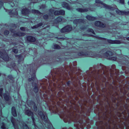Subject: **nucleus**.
I'll use <instances>...</instances> for the list:
<instances>
[{
    "mask_svg": "<svg viewBox=\"0 0 129 129\" xmlns=\"http://www.w3.org/2000/svg\"><path fill=\"white\" fill-rule=\"evenodd\" d=\"M32 80V79L31 78H29V79H28V80L29 81H30L31 80Z\"/></svg>",
    "mask_w": 129,
    "mask_h": 129,
    "instance_id": "38",
    "label": "nucleus"
},
{
    "mask_svg": "<svg viewBox=\"0 0 129 129\" xmlns=\"http://www.w3.org/2000/svg\"><path fill=\"white\" fill-rule=\"evenodd\" d=\"M95 2L97 3H99L101 5V7H103L106 8L110 9L112 10H114L113 8L110 6H108L107 5L103 3L102 2L99 0H96Z\"/></svg>",
    "mask_w": 129,
    "mask_h": 129,
    "instance_id": "1",
    "label": "nucleus"
},
{
    "mask_svg": "<svg viewBox=\"0 0 129 129\" xmlns=\"http://www.w3.org/2000/svg\"><path fill=\"white\" fill-rule=\"evenodd\" d=\"M88 31L91 32L92 33L94 34V31L93 30L91 29H88Z\"/></svg>",
    "mask_w": 129,
    "mask_h": 129,
    "instance_id": "27",
    "label": "nucleus"
},
{
    "mask_svg": "<svg viewBox=\"0 0 129 129\" xmlns=\"http://www.w3.org/2000/svg\"><path fill=\"white\" fill-rule=\"evenodd\" d=\"M65 28H66V31H67V32L71 30L72 29V28L71 26H65Z\"/></svg>",
    "mask_w": 129,
    "mask_h": 129,
    "instance_id": "12",
    "label": "nucleus"
},
{
    "mask_svg": "<svg viewBox=\"0 0 129 129\" xmlns=\"http://www.w3.org/2000/svg\"><path fill=\"white\" fill-rule=\"evenodd\" d=\"M54 48L56 49H59L60 48L59 46L57 45H55L54 46Z\"/></svg>",
    "mask_w": 129,
    "mask_h": 129,
    "instance_id": "23",
    "label": "nucleus"
},
{
    "mask_svg": "<svg viewBox=\"0 0 129 129\" xmlns=\"http://www.w3.org/2000/svg\"><path fill=\"white\" fill-rule=\"evenodd\" d=\"M82 22L83 20L81 19H76L74 20V23H80L81 22Z\"/></svg>",
    "mask_w": 129,
    "mask_h": 129,
    "instance_id": "14",
    "label": "nucleus"
},
{
    "mask_svg": "<svg viewBox=\"0 0 129 129\" xmlns=\"http://www.w3.org/2000/svg\"><path fill=\"white\" fill-rule=\"evenodd\" d=\"M77 10L79 12H87L88 10L87 9H82L78 8L77 9Z\"/></svg>",
    "mask_w": 129,
    "mask_h": 129,
    "instance_id": "13",
    "label": "nucleus"
},
{
    "mask_svg": "<svg viewBox=\"0 0 129 129\" xmlns=\"http://www.w3.org/2000/svg\"><path fill=\"white\" fill-rule=\"evenodd\" d=\"M116 12L119 15H129V11L128 12H126L125 11H121L118 10H116Z\"/></svg>",
    "mask_w": 129,
    "mask_h": 129,
    "instance_id": "3",
    "label": "nucleus"
},
{
    "mask_svg": "<svg viewBox=\"0 0 129 129\" xmlns=\"http://www.w3.org/2000/svg\"><path fill=\"white\" fill-rule=\"evenodd\" d=\"M32 119L33 120V121H34V119L33 118H32Z\"/></svg>",
    "mask_w": 129,
    "mask_h": 129,
    "instance_id": "40",
    "label": "nucleus"
},
{
    "mask_svg": "<svg viewBox=\"0 0 129 129\" xmlns=\"http://www.w3.org/2000/svg\"><path fill=\"white\" fill-rule=\"evenodd\" d=\"M39 114L40 115L41 118L42 119H43L45 117V116L43 114V113L42 112H39Z\"/></svg>",
    "mask_w": 129,
    "mask_h": 129,
    "instance_id": "17",
    "label": "nucleus"
},
{
    "mask_svg": "<svg viewBox=\"0 0 129 129\" xmlns=\"http://www.w3.org/2000/svg\"><path fill=\"white\" fill-rule=\"evenodd\" d=\"M86 18L88 20L90 21H93L96 19V18L93 17H91L88 15L86 17Z\"/></svg>",
    "mask_w": 129,
    "mask_h": 129,
    "instance_id": "11",
    "label": "nucleus"
},
{
    "mask_svg": "<svg viewBox=\"0 0 129 129\" xmlns=\"http://www.w3.org/2000/svg\"><path fill=\"white\" fill-rule=\"evenodd\" d=\"M34 108L35 110H36L37 109V107L36 106H34Z\"/></svg>",
    "mask_w": 129,
    "mask_h": 129,
    "instance_id": "35",
    "label": "nucleus"
},
{
    "mask_svg": "<svg viewBox=\"0 0 129 129\" xmlns=\"http://www.w3.org/2000/svg\"><path fill=\"white\" fill-rule=\"evenodd\" d=\"M44 19H47L48 18V16L47 15H46L44 16Z\"/></svg>",
    "mask_w": 129,
    "mask_h": 129,
    "instance_id": "30",
    "label": "nucleus"
},
{
    "mask_svg": "<svg viewBox=\"0 0 129 129\" xmlns=\"http://www.w3.org/2000/svg\"><path fill=\"white\" fill-rule=\"evenodd\" d=\"M54 14L55 15H63L65 14V11L63 10L55 11L54 12Z\"/></svg>",
    "mask_w": 129,
    "mask_h": 129,
    "instance_id": "2",
    "label": "nucleus"
},
{
    "mask_svg": "<svg viewBox=\"0 0 129 129\" xmlns=\"http://www.w3.org/2000/svg\"><path fill=\"white\" fill-rule=\"evenodd\" d=\"M62 5L63 7L66 8L68 10H70L71 9L68 6V4L65 2H63L62 4Z\"/></svg>",
    "mask_w": 129,
    "mask_h": 129,
    "instance_id": "7",
    "label": "nucleus"
},
{
    "mask_svg": "<svg viewBox=\"0 0 129 129\" xmlns=\"http://www.w3.org/2000/svg\"><path fill=\"white\" fill-rule=\"evenodd\" d=\"M107 53H108V54H112V53L111 52H110V51H109V52H108Z\"/></svg>",
    "mask_w": 129,
    "mask_h": 129,
    "instance_id": "34",
    "label": "nucleus"
},
{
    "mask_svg": "<svg viewBox=\"0 0 129 129\" xmlns=\"http://www.w3.org/2000/svg\"><path fill=\"white\" fill-rule=\"evenodd\" d=\"M22 13L23 14L26 15L29 13V11L27 9H26L22 10Z\"/></svg>",
    "mask_w": 129,
    "mask_h": 129,
    "instance_id": "10",
    "label": "nucleus"
},
{
    "mask_svg": "<svg viewBox=\"0 0 129 129\" xmlns=\"http://www.w3.org/2000/svg\"><path fill=\"white\" fill-rule=\"evenodd\" d=\"M4 97L5 99L7 101H8L9 100V97L7 95H6V94H4Z\"/></svg>",
    "mask_w": 129,
    "mask_h": 129,
    "instance_id": "21",
    "label": "nucleus"
},
{
    "mask_svg": "<svg viewBox=\"0 0 129 129\" xmlns=\"http://www.w3.org/2000/svg\"><path fill=\"white\" fill-rule=\"evenodd\" d=\"M31 12L32 13H36L37 14H41L40 12L38 10H33L31 11Z\"/></svg>",
    "mask_w": 129,
    "mask_h": 129,
    "instance_id": "18",
    "label": "nucleus"
},
{
    "mask_svg": "<svg viewBox=\"0 0 129 129\" xmlns=\"http://www.w3.org/2000/svg\"><path fill=\"white\" fill-rule=\"evenodd\" d=\"M54 10H50V11L51 12H54Z\"/></svg>",
    "mask_w": 129,
    "mask_h": 129,
    "instance_id": "36",
    "label": "nucleus"
},
{
    "mask_svg": "<svg viewBox=\"0 0 129 129\" xmlns=\"http://www.w3.org/2000/svg\"><path fill=\"white\" fill-rule=\"evenodd\" d=\"M23 128L24 129H29L28 127L26 125H25V126H24Z\"/></svg>",
    "mask_w": 129,
    "mask_h": 129,
    "instance_id": "29",
    "label": "nucleus"
},
{
    "mask_svg": "<svg viewBox=\"0 0 129 129\" xmlns=\"http://www.w3.org/2000/svg\"><path fill=\"white\" fill-rule=\"evenodd\" d=\"M62 19L60 17H58L57 19V20L58 22H60L62 21Z\"/></svg>",
    "mask_w": 129,
    "mask_h": 129,
    "instance_id": "20",
    "label": "nucleus"
},
{
    "mask_svg": "<svg viewBox=\"0 0 129 129\" xmlns=\"http://www.w3.org/2000/svg\"><path fill=\"white\" fill-rule=\"evenodd\" d=\"M95 25L97 26L101 27H104L105 25L103 23H101V22L97 21L95 22Z\"/></svg>",
    "mask_w": 129,
    "mask_h": 129,
    "instance_id": "5",
    "label": "nucleus"
},
{
    "mask_svg": "<svg viewBox=\"0 0 129 129\" xmlns=\"http://www.w3.org/2000/svg\"><path fill=\"white\" fill-rule=\"evenodd\" d=\"M12 114L14 116H16L17 115L15 108L14 107H13L12 108Z\"/></svg>",
    "mask_w": 129,
    "mask_h": 129,
    "instance_id": "9",
    "label": "nucleus"
},
{
    "mask_svg": "<svg viewBox=\"0 0 129 129\" xmlns=\"http://www.w3.org/2000/svg\"><path fill=\"white\" fill-rule=\"evenodd\" d=\"M13 118H12L11 119V122H12V123H13V125L14 126V127L15 128V129H16V126H15V125H14V122L13 121Z\"/></svg>",
    "mask_w": 129,
    "mask_h": 129,
    "instance_id": "24",
    "label": "nucleus"
},
{
    "mask_svg": "<svg viewBox=\"0 0 129 129\" xmlns=\"http://www.w3.org/2000/svg\"><path fill=\"white\" fill-rule=\"evenodd\" d=\"M128 5H129V1L128 2Z\"/></svg>",
    "mask_w": 129,
    "mask_h": 129,
    "instance_id": "41",
    "label": "nucleus"
},
{
    "mask_svg": "<svg viewBox=\"0 0 129 129\" xmlns=\"http://www.w3.org/2000/svg\"><path fill=\"white\" fill-rule=\"evenodd\" d=\"M42 23H40L37 25L34 26L32 28H35L41 26L42 25Z\"/></svg>",
    "mask_w": 129,
    "mask_h": 129,
    "instance_id": "16",
    "label": "nucleus"
},
{
    "mask_svg": "<svg viewBox=\"0 0 129 129\" xmlns=\"http://www.w3.org/2000/svg\"><path fill=\"white\" fill-rule=\"evenodd\" d=\"M3 53L0 52V57H1L4 60L7 61L8 60L9 57L6 54H3L4 56H3Z\"/></svg>",
    "mask_w": 129,
    "mask_h": 129,
    "instance_id": "4",
    "label": "nucleus"
},
{
    "mask_svg": "<svg viewBox=\"0 0 129 129\" xmlns=\"http://www.w3.org/2000/svg\"><path fill=\"white\" fill-rule=\"evenodd\" d=\"M27 39L30 42H34L36 40V39L34 37L30 36L27 37Z\"/></svg>",
    "mask_w": 129,
    "mask_h": 129,
    "instance_id": "8",
    "label": "nucleus"
},
{
    "mask_svg": "<svg viewBox=\"0 0 129 129\" xmlns=\"http://www.w3.org/2000/svg\"><path fill=\"white\" fill-rule=\"evenodd\" d=\"M87 128H88V129H89V128H88L87 127Z\"/></svg>",
    "mask_w": 129,
    "mask_h": 129,
    "instance_id": "42",
    "label": "nucleus"
},
{
    "mask_svg": "<svg viewBox=\"0 0 129 129\" xmlns=\"http://www.w3.org/2000/svg\"><path fill=\"white\" fill-rule=\"evenodd\" d=\"M127 39L128 40H129V37L128 38H127Z\"/></svg>",
    "mask_w": 129,
    "mask_h": 129,
    "instance_id": "39",
    "label": "nucleus"
},
{
    "mask_svg": "<svg viewBox=\"0 0 129 129\" xmlns=\"http://www.w3.org/2000/svg\"><path fill=\"white\" fill-rule=\"evenodd\" d=\"M90 56V57H92V56Z\"/></svg>",
    "mask_w": 129,
    "mask_h": 129,
    "instance_id": "44",
    "label": "nucleus"
},
{
    "mask_svg": "<svg viewBox=\"0 0 129 129\" xmlns=\"http://www.w3.org/2000/svg\"><path fill=\"white\" fill-rule=\"evenodd\" d=\"M111 60H116V58H114V59H113L112 58H111Z\"/></svg>",
    "mask_w": 129,
    "mask_h": 129,
    "instance_id": "37",
    "label": "nucleus"
},
{
    "mask_svg": "<svg viewBox=\"0 0 129 129\" xmlns=\"http://www.w3.org/2000/svg\"><path fill=\"white\" fill-rule=\"evenodd\" d=\"M81 29H83V28H81Z\"/></svg>",
    "mask_w": 129,
    "mask_h": 129,
    "instance_id": "43",
    "label": "nucleus"
},
{
    "mask_svg": "<svg viewBox=\"0 0 129 129\" xmlns=\"http://www.w3.org/2000/svg\"><path fill=\"white\" fill-rule=\"evenodd\" d=\"M13 52L15 53H17L18 52V50L15 49H14L13 50Z\"/></svg>",
    "mask_w": 129,
    "mask_h": 129,
    "instance_id": "26",
    "label": "nucleus"
},
{
    "mask_svg": "<svg viewBox=\"0 0 129 129\" xmlns=\"http://www.w3.org/2000/svg\"><path fill=\"white\" fill-rule=\"evenodd\" d=\"M26 113L28 116L31 115L33 114V113L29 110H26Z\"/></svg>",
    "mask_w": 129,
    "mask_h": 129,
    "instance_id": "15",
    "label": "nucleus"
},
{
    "mask_svg": "<svg viewBox=\"0 0 129 129\" xmlns=\"http://www.w3.org/2000/svg\"><path fill=\"white\" fill-rule=\"evenodd\" d=\"M25 35V34L24 33H21V32H19L17 34V35L19 36H23Z\"/></svg>",
    "mask_w": 129,
    "mask_h": 129,
    "instance_id": "19",
    "label": "nucleus"
},
{
    "mask_svg": "<svg viewBox=\"0 0 129 129\" xmlns=\"http://www.w3.org/2000/svg\"><path fill=\"white\" fill-rule=\"evenodd\" d=\"M20 29L21 30H25V28L23 27H20Z\"/></svg>",
    "mask_w": 129,
    "mask_h": 129,
    "instance_id": "32",
    "label": "nucleus"
},
{
    "mask_svg": "<svg viewBox=\"0 0 129 129\" xmlns=\"http://www.w3.org/2000/svg\"><path fill=\"white\" fill-rule=\"evenodd\" d=\"M120 3L123 4L124 3V0H120Z\"/></svg>",
    "mask_w": 129,
    "mask_h": 129,
    "instance_id": "31",
    "label": "nucleus"
},
{
    "mask_svg": "<svg viewBox=\"0 0 129 129\" xmlns=\"http://www.w3.org/2000/svg\"><path fill=\"white\" fill-rule=\"evenodd\" d=\"M9 31H8V30H6L5 31L4 33V34L5 35H7L8 34H9Z\"/></svg>",
    "mask_w": 129,
    "mask_h": 129,
    "instance_id": "28",
    "label": "nucleus"
},
{
    "mask_svg": "<svg viewBox=\"0 0 129 129\" xmlns=\"http://www.w3.org/2000/svg\"><path fill=\"white\" fill-rule=\"evenodd\" d=\"M1 128L3 129H5V125L4 124H3V125L1 126Z\"/></svg>",
    "mask_w": 129,
    "mask_h": 129,
    "instance_id": "33",
    "label": "nucleus"
},
{
    "mask_svg": "<svg viewBox=\"0 0 129 129\" xmlns=\"http://www.w3.org/2000/svg\"><path fill=\"white\" fill-rule=\"evenodd\" d=\"M107 41L109 43L111 44H119L120 43V41L118 40L113 41L110 40H108Z\"/></svg>",
    "mask_w": 129,
    "mask_h": 129,
    "instance_id": "6",
    "label": "nucleus"
},
{
    "mask_svg": "<svg viewBox=\"0 0 129 129\" xmlns=\"http://www.w3.org/2000/svg\"><path fill=\"white\" fill-rule=\"evenodd\" d=\"M66 31V28H65V27L61 29V33H65L67 32V31Z\"/></svg>",
    "mask_w": 129,
    "mask_h": 129,
    "instance_id": "22",
    "label": "nucleus"
},
{
    "mask_svg": "<svg viewBox=\"0 0 129 129\" xmlns=\"http://www.w3.org/2000/svg\"><path fill=\"white\" fill-rule=\"evenodd\" d=\"M3 89L2 88L0 89V96L1 97H2V93L3 92Z\"/></svg>",
    "mask_w": 129,
    "mask_h": 129,
    "instance_id": "25",
    "label": "nucleus"
}]
</instances>
